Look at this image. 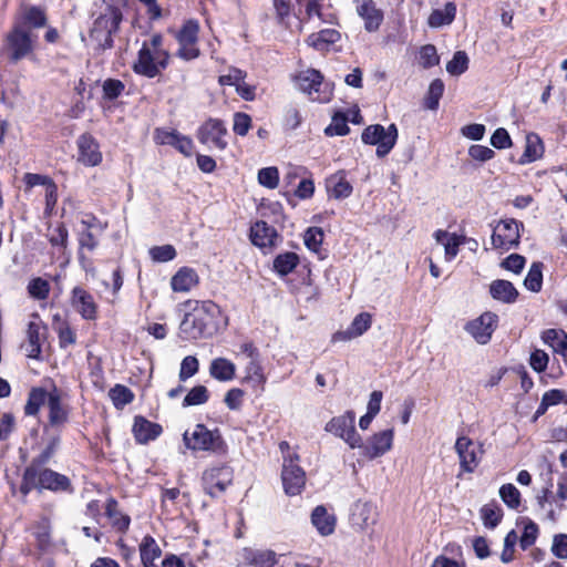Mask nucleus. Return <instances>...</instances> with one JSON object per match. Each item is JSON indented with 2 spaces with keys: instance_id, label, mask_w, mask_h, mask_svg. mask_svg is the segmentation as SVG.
<instances>
[{
  "instance_id": "nucleus-8",
  "label": "nucleus",
  "mask_w": 567,
  "mask_h": 567,
  "mask_svg": "<svg viewBox=\"0 0 567 567\" xmlns=\"http://www.w3.org/2000/svg\"><path fill=\"white\" fill-rule=\"evenodd\" d=\"M355 414L347 411L344 414L332 417L324 426V430L342 439L351 449L362 447V439L355 431Z\"/></svg>"
},
{
  "instance_id": "nucleus-53",
  "label": "nucleus",
  "mask_w": 567,
  "mask_h": 567,
  "mask_svg": "<svg viewBox=\"0 0 567 567\" xmlns=\"http://www.w3.org/2000/svg\"><path fill=\"white\" fill-rule=\"evenodd\" d=\"M28 292L37 300H44L49 297L50 285L47 280L40 277L33 278L28 285Z\"/></svg>"
},
{
  "instance_id": "nucleus-18",
  "label": "nucleus",
  "mask_w": 567,
  "mask_h": 567,
  "mask_svg": "<svg viewBox=\"0 0 567 567\" xmlns=\"http://www.w3.org/2000/svg\"><path fill=\"white\" fill-rule=\"evenodd\" d=\"M71 305L85 320H95L97 305L93 296L81 287H74L71 292Z\"/></svg>"
},
{
  "instance_id": "nucleus-3",
  "label": "nucleus",
  "mask_w": 567,
  "mask_h": 567,
  "mask_svg": "<svg viewBox=\"0 0 567 567\" xmlns=\"http://www.w3.org/2000/svg\"><path fill=\"white\" fill-rule=\"evenodd\" d=\"M122 21V11L114 6H107L93 22L89 41L97 52H104L113 47V34L117 32Z\"/></svg>"
},
{
  "instance_id": "nucleus-55",
  "label": "nucleus",
  "mask_w": 567,
  "mask_h": 567,
  "mask_svg": "<svg viewBox=\"0 0 567 567\" xmlns=\"http://www.w3.org/2000/svg\"><path fill=\"white\" fill-rule=\"evenodd\" d=\"M258 182L260 185L274 189L279 183V172L275 166L261 168L258 172Z\"/></svg>"
},
{
  "instance_id": "nucleus-26",
  "label": "nucleus",
  "mask_w": 567,
  "mask_h": 567,
  "mask_svg": "<svg viewBox=\"0 0 567 567\" xmlns=\"http://www.w3.org/2000/svg\"><path fill=\"white\" fill-rule=\"evenodd\" d=\"M311 523L322 536L331 535L336 528L334 515L329 514L323 505H319L312 511Z\"/></svg>"
},
{
  "instance_id": "nucleus-35",
  "label": "nucleus",
  "mask_w": 567,
  "mask_h": 567,
  "mask_svg": "<svg viewBox=\"0 0 567 567\" xmlns=\"http://www.w3.org/2000/svg\"><path fill=\"white\" fill-rule=\"evenodd\" d=\"M542 340L555 352L567 358V333L561 329H547L542 333Z\"/></svg>"
},
{
  "instance_id": "nucleus-13",
  "label": "nucleus",
  "mask_w": 567,
  "mask_h": 567,
  "mask_svg": "<svg viewBox=\"0 0 567 567\" xmlns=\"http://www.w3.org/2000/svg\"><path fill=\"white\" fill-rule=\"evenodd\" d=\"M226 134L227 128L221 120L208 118L198 128L197 138L202 144L212 145L223 151L227 147V142L224 138Z\"/></svg>"
},
{
  "instance_id": "nucleus-16",
  "label": "nucleus",
  "mask_w": 567,
  "mask_h": 567,
  "mask_svg": "<svg viewBox=\"0 0 567 567\" xmlns=\"http://www.w3.org/2000/svg\"><path fill=\"white\" fill-rule=\"evenodd\" d=\"M154 140L161 145H171L178 150L185 156H190L194 148V143L190 137L181 134L176 130L156 128Z\"/></svg>"
},
{
  "instance_id": "nucleus-20",
  "label": "nucleus",
  "mask_w": 567,
  "mask_h": 567,
  "mask_svg": "<svg viewBox=\"0 0 567 567\" xmlns=\"http://www.w3.org/2000/svg\"><path fill=\"white\" fill-rule=\"evenodd\" d=\"M239 557L245 565L254 567H274L278 563L277 554L271 549L245 547Z\"/></svg>"
},
{
  "instance_id": "nucleus-29",
  "label": "nucleus",
  "mask_w": 567,
  "mask_h": 567,
  "mask_svg": "<svg viewBox=\"0 0 567 567\" xmlns=\"http://www.w3.org/2000/svg\"><path fill=\"white\" fill-rule=\"evenodd\" d=\"M491 296L504 303H513L518 297V291L508 280L497 279L489 286Z\"/></svg>"
},
{
  "instance_id": "nucleus-59",
  "label": "nucleus",
  "mask_w": 567,
  "mask_h": 567,
  "mask_svg": "<svg viewBox=\"0 0 567 567\" xmlns=\"http://www.w3.org/2000/svg\"><path fill=\"white\" fill-rule=\"evenodd\" d=\"M150 255L154 261L167 262L175 258L176 250L172 245L155 246L150 249Z\"/></svg>"
},
{
  "instance_id": "nucleus-7",
  "label": "nucleus",
  "mask_w": 567,
  "mask_h": 567,
  "mask_svg": "<svg viewBox=\"0 0 567 567\" xmlns=\"http://www.w3.org/2000/svg\"><path fill=\"white\" fill-rule=\"evenodd\" d=\"M296 84L313 101L324 103L331 99L332 91L328 84L323 83V76L318 70L308 69L300 72L296 76Z\"/></svg>"
},
{
  "instance_id": "nucleus-10",
  "label": "nucleus",
  "mask_w": 567,
  "mask_h": 567,
  "mask_svg": "<svg viewBox=\"0 0 567 567\" xmlns=\"http://www.w3.org/2000/svg\"><path fill=\"white\" fill-rule=\"evenodd\" d=\"M202 481L205 493L217 497L231 484L233 470L227 465L212 467L204 472Z\"/></svg>"
},
{
  "instance_id": "nucleus-30",
  "label": "nucleus",
  "mask_w": 567,
  "mask_h": 567,
  "mask_svg": "<svg viewBox=\"0 0 567 567\" xmlns=\"http://www.w3.org/2000/svg\"><path fill=\"white\" fill-rule=\"evenodd\" d=\"M352 519L361 528L373 525L377 520L374 505L369 502H357L353 507Z\"/></svg>"
},
{
  "instance_id": "nucleus-31",
  "label": "nucleus",
  "mask_w": 567,
  "mask_h": 567,
  "mask_svg": "<svg viewBox=\"0 0 567 567\" xmlns=\"http://www.w3.org/2000/svg\"><path fill=\"white\" fill-rule=\"evenodd\" d=\"M209 374L220 382L231 381L236 375V365L226 358H216L210 362Z\"/></svg>"
},
{
  "instance_id": "nucleus-37",
  "label": "nucleus",
  "mask_w": 567,
  "mask_h": 567,
  "mask_svg": "<svg viewBox=\"0 0 567 567\" xmlns=\"http://www.w3.org/2000/svg\"><path fill=\"white\" fill-rule=\"evenodd\" d=\"M21 22L24 28H42L47 24V16L42 8L37 6H24L21 12Z\"/></svg>"
},
{
  "instance_id": "nucleus-15",
  "label": "nucleus",
  "mask_w": 567,
  "mask_h": 567,
  "mask_svg": "<svg viewBox=\"0 0 567 567\" xmlns=\"http://www.w3.org/2000/svg\"><path fill=\"white\" fill-rule=\"evenodd\" d=\"M48 409L49 424L44 427V431L47 432L49 427H53L60 434V431L69 422L70 409L66 404L62 403L61 393L56 388L49 393Z\"/></svg>"
},
{
  "instance_id": "nucleus-9",
  "label": "nucleus",
  "mask_w": 567,
  "mask_h": 567,
  "mask_svg": "<svg viewBox=\"0 0 567 567\" xmlns=\"http://www.w3.org/2000/svg\"><path fill=\"white\" fill-rule=\"evenodd\" d=\"M522 223L516 219L501 220L493 229L492 245L496 249L509 250L519 245Z\"/></svg>"
},
{
  "instance_id": "nucleus-47",
  "label": "nucleus",
  "mask_w": 567,
  "mask_h": 567,
  "mask_svg": "<svg viewBox=\"0 0 567 567\" xmlns=\"http://www.w3.org/2000/svg\"><path fill=\"white\" fill-rule=\"evenodd\" d=\"M140 555L142 561L156 560L161 557L162 549L151 535H146L140 544Z\"/></svg>"
},
{
  "instance_id": "nucleus-25",
  "label": "nucleus",
  "mask_w": 567,
  "mask_h": 567,
  "mask_svg": "<svg viewBox=\"0 0 567 567\" xmlns=\"http://www.w3.org/2000/svg\"><path fill=\"white\" fill-rule=\"evenodd\" d=\"M371 316L368 312H361L354 317L349 328L344 331L334 333V340L349 341L362 336L371 327Z\"/></svg>"
},
{
  "instance_id": "nucleus-48",
  "label": "nucleus",
  "mask_w": 567,
  "mask_h": 567,
  "mask_svg": "<svg viewBox=\"0 0 567 567\" xmlns=\"http://www.w3.org/2000/svg\"><path fill=\"white\" fill-rule=\"evenodd\" d=\"M501 499L511 509H518L520 506V493L515 485L507 483L498 491Z\"/></svg>"
},
{
  "instance_id": "nucleus-36",
  "label": "nucleus",
  "mask_w": 567,
  "mask_h": 567,
  "mask_svg": "<svg viewBox=\"0 0 567 567\" xmlns=\"http://www.w3.org/2000/svg\"><path fill=\"white\" fill-rule=\"evenodd\" d=\"M61 439L60 434L55 433L48 439L45 447L42 452L32 458L27 467H45L50 460L55 455L60 447Z\"/></svg>"
},
{
  "instance_id": "nucleus-61",
  "label": "nucleus",
  "mask_w": 567,
  "mask_h": 567,
  "mask_svg": "<svg viewBox=\"0 0 567 567\" xmlns=\"http://www.w3.org/2000/svg\"><path fill=\"white\" fill-rule=\"evenodd\" d=\"M537 535H538L537 525L534 522L528 520V523L525 525L523 534L519 538V546L522 547V549L526 550L527 548L533 546L537 539Z\"/></svg>"
},
{
  "instance_id": "nucleus-60",
  "label": "nucleus",
  "mask_w": 567,
  "mask_h": 567,
  "mask_svg": "<svg viewBox=\"0 0 567 567\" xmlns=\"http://www.w3.org/2000/svg\"><path fill=\"white\" fill-rule=\"evenodd\" d=\"M517 534L513 529L507 533V535L504 538V548L501 554V560L504 564H508L514 559V551H515V545L517 543Z\"/></svg>"
},
{
  "instance_id": "nucleus-32",
  "label": "nucleus",
  "mask_w": 567,
  "mask_h": 567,
  "mask_svg": "<svg viewBox=\"0 0 567 567\" xmlns=\"http://www.w3.org/2000/svg\"><path fill=\"white\" fill-rule=\"evenodd\" d=\"M544 154V144L542 138L536 133L526 135V145L523 155L518 163L524 165L539 159Z\"/></svg>"
},
{
  "instance_id": "nucleus-50",
  "label": "nucleus",
  "mask_w": 567,
  "mask_h": 567,
  "mask_svg": "<svg viewBox=\"0 0 567 567\" xmlns=\"http://www.w3.org/2000/svg\"><path fill=\"white\" fill-rule=\"evenodd\" d=\"M468 68V56L464 51H456L451 61L446 64V71L451 75H461Z\"/></svg>"
},
{
  "instance_id": "nucleus-11",
  "label": "nucleus",
  "mask_w": 567,
  "mask_h": 567,
  "mask_svg": "<svg viewBox=\"0 0 567 567\" xmlns=\"http://www.w3.org/2000/svg\"><path fill=\"white\" fill-rule=\"evenodd\" d=\"M498 317L496 313L486 311L478 318L468 321L464 329L480 344L489 342L493 332L497 328Z\"/></svg>"
},
{
  "instance_id": "nucleus-62",
  "label": "nucleus",
  "mask_w": 567,
  "mask_h": 567,
  "mask_svg": "<svg viewBox=\"0 0 567 567\" xmlns=\"http://www.w3.org/2000/svg\"><path fill=\"white\" fill-rule=\"evenodd\" d=\"M198 368H199V363L195 357H193V355L185 357L181 364L179 380L185 381L188 378L193 377L194 374H196L198 372Z\"/></svg>"
},
{
  "instance_id": "nucleus-56",
  "label": "nucleus",
  "mask_w": 567,
  "mask_h": 567,
  "mask_svg": "<svg viewBox=\"0 0 567 567\" xmlns=\"http://www.w3.org/2000/svg\"><path fill=\"white\" fill-rule=\"evenodd\" d=\"M102 89L103 97L105 100L113 101L123 93L125 85L121 80L107 79L103 82Z\"/></svg>"
},
{
  "instance_id": "nucleus-39",
  "label": "nucleus",
  "mask_w": 567,
  "mask_h": 567,
  "mask_svg": "<svg viewBox=\"0 0 567 567\" xmlns=\"http://www.w3.org/2000/svg\"><path fill=\"white\" fill-rule=\"evenodd\" d=\"M456 14V6L454 2H447L444 9H435L429 17L427 23L431 28H440L451 24Z\"/></svg>"
},
{
  "instance_id": "nucleus-49",
  "label": "nucleus",
  "mask_w": 567,
  "mask_h": 567,
  "mask_svg": "<svg viewBox=\"0 0 567 567\" xmlns=\"http://www.w3.org/2000/svg\"><path fill=\"white\" fill-rule=\"evenodd\" d=\"M109 395L117 409L124 408L134 399L133 392L127 386L122 384H116L114 388H112L109 392Z\"/></svg>"
},
{
  "instance_id": "nucleus-24",
  "label": "nucleus",
  "mask_w": 567,
  "mask_h": 567,
  "mask_svg": "<svg viewBox=\"0 0 567 567\" xmlns=\"http://www.w3.org/2000/svg\"><path fill=\"white\" fill-rule=\"evenodd\" d=\"M357 10L358 14L364 20V28L368 32H374L380 28L383 21V12L377 8L372 0H363Z\"/></svg>"
},
{
  "instance_id": "nucleus-4",
  "label": "nucleus",
  "mask_w": 567,
  "mask_h": 567,
  "mask_svg": "<svg viewBox=\"0 0 567 567\" xmlns=\"http://www.w3.org/2000/svg\"><path fill=\"white\" fill-rule=\"evenodd\" d=\"M185 446L193 452H210L217 455L227 453V444L218 429L209 430L205 424L198 423L194 429L183 434Z\"/></svg>"
},
{
  "instance_id": "nucleus-63",
  "label": "nucleus",
  "mask_w": 567,
  "mask_h": 567,
  "mask_svg": "<svg viewBox=\"0 0 567 567\" xmlns=\"http://www.w3.org/2000/svg\"><path fill=\"white\" fill-rule=\"evenodd\" d=\"M251 125V118L248 114L237 112L234 115V125L233 130L237 135L245 136Z\"/></svg>"
},
{
  "instance_id": "nucleus-22",
  "label": "nucleus",
  "mask_w": 567,
  "mask_h": 567,
  "mask_svg": "<svg viewBox=\"0 0 567 567\" xmlns=\"http://www.w3.org/2000/svg\"><path fill=\"white\" fill-rule=\"evenodd\" d=\"M277 238V230L264 220H258L250 227V240L255 246L274 247Z\"/></svg>"
},
{
  "instance_id": "nucleus-14",
  "label": "nucleus",
  "mask_w": 567,
  "mask_h": 567,
  "mask_svg": "<svg viewBox=\"0 0 567 567\" xmlns=\"http://www.w3.org/2000/svg\"><path fill=\"white\" fill-rule=\"evenodd\" d=\"M455 451L460 458L461 468L472 473L481 461L483 454L482 445L475 444L466 436H460L455 443Z\"/></svg>"
},
{
  "instance_id": "nucleus-46",
  "label": "nucleus",
  "mask_w": 567,
  "mask_h": 567,
  "mask_svg": "<svg viewBox=\"0 0 567 567\" xmlns=\"http://www.w3.org/2000/svg\"><path fill=\"white\" fill-rule=\"evenodd\" d=\"M524 286L527 290L538 292L543 286V264L533 262L527 276L524 279Z\"/></svg>"
},
{
  "instance_id": "nucleus-1",
  "label": "nucleus",
  "mask_w": 567,
  "mask_h": 567,
  "mask_svg": "<svg viewBox=\"0 0 567 567\" xmlns=\"http://www.w3.org/2000/svg\"><path fill=\"white\" fill-rule=\"evenodd\" d=\"M218 307L213 301L196 302L190 312H187L181 324L179 334L184 340H197L212 337L216 330V313Z\"/></svg>"
},
{
  "instance_id": "nucleus-28",
  "label": "nucleus",
  "mask_w": 567,
  "mask_h": 567,
  "mask_svg": "<svg viewBox=\"0 0 567 567\" xmlns=\"http://www.w3.org/2000/svg\"><path fill=\"white\" fill-rule=\"evenodd\" d=\"M197 284V272L188 267L181 268L171 279L172 289L176 292H187Z\"/></svg>"
},
{
  "instance_id": "nucleus-43",
  "label": "nucleus",
  "mask_w": 567,
  "mask_h": 567,
  "mask_svg": "<svg viewBox=\"0 0 567 567\" xmlns=\"http://www.w3.org/2000/svg\"><path fill=\"white\" fill-rule=\"evenodd\" d=\"M199 23L197 20H187L176 34L178 43L197 44Z\"/></svg>"
},
{
  "instance_id": "nucleus-12",
  "label": "nucleus",
  "mask_w": 567,
  "mask_h": 567,
  "mask_svg": "<svg viewBox=\"0 0 567 567\" xmlns=\"http://www.w3.org/2000/svg\"><path fill=\"white\" fill-rule=\"evenodd\" d=\"M296 461H298V455H295V458H285L281 472L285 492L291 496L300 494L306 484L305 471Z\"/></svg>"
},
{
  "instance_id": "nucleus-57",
  "label": "nucleus",
  "mask_w": 567,
  "mask_h": 567,
  "mask_svg": "<svg viewBox=\"0 0 567 567\" xmlns=\"http://www.w3.org/2000/svg\"><path fill=\"white\" fill-rule=\"evenodd\" d=\"M440 63V56L433 44H425L420 50V64L424 69H430Z\"/></svg>"
},
{
  "instance_id": "nucleus-21",
  "label": "nucleus",
  "mask_w": 567,
  "mask_h": 567,
  "mask_svg": "<svg viewBox=\"0 0 567 567\" xmlns=\"http://www.w3.org/2000/svg\"><path fill=\"white\" fill-rule=\"evenodd\" d=\"M132 431L136 442L146 444L150 441L157 439L162 434L163 429L159 424L153 423L144 416L137 415L134 419Z\"/></svg>"
},
{
  "instance_id": "nucleus-44",
  "label": "nucleus",
  "mask_w": 567,
  "mask_h": 567,
  "mask_svg": "<svg viewBox=\"0 0 567 567\" xmlns=\"http://www.w3.org/2000/svg\"><path fill=\"white\" fill-rule=\"evenodd\" d=\"M299 257L295 252H285L278 255L274 260L275 270L281 276L290 274L298 265Z\"/></svg>"
},
{
  "instance_id": "nucleus-42",
  "label": "nucleus",
  "mask_w": 567,
  "mask_h": 567,
  "mask_svg": "<svg viewBox=\"0 0 567 567\" xmlns=\"http://www.w3.org/2000/svg\"><path fill=\"white\" fill-rule=\"evenodd\" d=\"M250 361L245 368V378L244 380L248 383H251L254 386H261L266 382V378L262 372V367L260 363V358L249 359Z\"/></svg>"
},
{
  "instance_id": "nucleus-64",
  "label": "nucleus",
  "mask_w": 567,
  "mask_h": 567,
  "mask_svg": "<svg viewBox=\"0 0 567 567\" xmlns=\"http://www.w3.org/2000/svg\"><path fill=\"white\" fill-rule=\"evenodd\" d=\"M551 551L557 558H560V559L567 558V535L566 534H558L554 537Z\"/></svg>"
},
{
  "instance_id": "nucleus-54",
  "label": "nucleus",
  "mask_w": 567,
  "mask_h": 567,
  "mask_svg": "<svg viewBox=\"0 0 567 567\" xmlns=\"http://www.w3.org/2000/svg\"><path fill=\"white\" fill-rule=\"evenodd\" d=\"M348 118L342 114H337L332 117V122L324 128L328 136H344L349 133Z\"/></svg>"
},
{
  "instance_id": "nucleus-17",
  "label": "nucleus",
  "mask_w": 567,
  "mask_h": 567,
  "mask_svg": "<svg viewBox=\"0 0 567 567\" xmlns=\"http://www.w3.org/2000/svg\"><path fill=\"white\" fill-rule=\"evenodd\" d=\"M393 442V430L388 429L375 433L370 437L367 444L362 443V455L373 460L385 454L391 447Z\"/></svg>"
},
{
  "instance_id": "nucleus-34",
  "label": "nucleus",
  "mask_w": 567,
  "mask_h": 567,
  "mask_svg": "<svg viewBox=\"0 0 567 567\" xmlns=\"http://www.w3.org/2000/svg\"><path fill=\"white\" fill-rule=\"evenodd\" d=\"M105 515L116 530L125 533L128 529L131 518L118 509V503L115 498L111 497L106 501Z\"/></svg>"
},
{
  "instance_id": "nucleus-40",
  "label": "nucleus",
  "mask_w": 567,
  "mask_h": 567,
  "mask_svg": "<svg viewBox=\"0 0 567 567\" xmlns=\"http://www.w3.org/2000/svg\"><path fill=\"white\" fill-rule=\"evenodd\" d=\"M49 393L42 388H33L29 392L28 401L24 406V413L27 415H37L40 408L47 402Z\"/></svg>"
},
{
  "instance_id": "nucleus-41",
  "label": "nucleus",
  "mask_w": 567,
  "mask_h": 567,
  "mask_svg": "<svg viewBox=\"0 0 567 567\" xmlns=\"http://www.w3.org/2000/svg\"><path fill=\"white\" fill-rule=\"evenodd\" d=\"M481 517L484 526L493 529L501 523L503 518V509L495 502L486 504L481 508Z\"/></svg>"
},
{
  "instance_id": "nucleus-51",
  "label": "nucleus",
  "mask_w": 567,
  "mask_h": 567,
  "mask_svg": "<svg viewBox=\"0 0 567 567\" xmlns=\"http://www.w3.org/2000/svg\"><path fill=\"white\" fill-rule=\"evenodd\" d=\"M209 393L206 386H194L184 398L183 406L200 405L208 401Z\"/></svg>"
},
{
  "instance_id": "nucleus-38",
  "label": "nucleus",
  "mask_w": 567,
  "mask_h": 567,
  "mask_svg": "<svg viewBox=\"0 0 567 567\" xmlns=\"http://www.w3.org/2000/svg\"><path fill=\"white\" fill-rule=\"evenodd\" d=\"M340 33L334 29H324L307 38V43L316 50H327L330 44L338 42Z\"/></svg>"
},
{
  "instance_id": "nucleus-19",
  "label": "nucleus",
  "mask_w": 567,
  "mask_h": 567,
  "mask_svg": "<svg viewBox=\"0 0 567 567\" xmlns=\"http://www.w3.org/2000/svg\"><path fill=\"white\" fill-rule=\"evenodd\" d=\"M79 148V162L85 166H97L102 162V153L96 140L85 133L79 136L78 141Z\"/></svg>"
},
{
  "instance_id": "nucleus-2",
  "label": "nucleus",
  "mask_w": 567,
  "mask_h": 567,
  "mask_svg": "<svg viewBox=\"0 0 567 567\" xmlns=\"http://www.w3.org/2000/svg\"><path fill=\"white\" fill-rule=\"evenodd\" d=\"M42 492H72L71 480L48 467H25L19 487L20 493L27 496L31 491Z\"/></svg>"
},
{
  "instance_id": "nucleus-23",
  "label": "nucleus",
  "mask_w": 567,
  "mask_h": 567,
  "mask_svg": "<svg viewBox=\"0 0 567 567\" xmlns=\"http://www.w3.org/2000/svg\"><path fill=\"white\" fill-rule=\"evenodd\" d=\"M153 56L154 54L152 53L151 47L147 45V42H144L138 51L137 60L133 65L134 72L148 79L157 76L159 70H157Z\"/></svg>"
},
{
  "instance_id": "nucleus-52",
  "label": "nucleus",
  "mask_w": 567,
  "mask_h": 567,
  "mask_svg": "<svg viewBox=\"0 0 567 567\" xmlns=\"http://www.w3.org/2000/svg\"><path fill=\"white\" fill-rule=\"evenodd\" d=\"M323 237L324 234L321 228L309 227L303 236L305 245L309 250L313 252H319L323 241Z\"/></svg>"
},
{
  "instance_id": "nucleus-27",
  "label": "nucleus",
  "mask_w": 567,
  "mask_h": 567,
  "mask_svg": "<svg viewBox=\"0 0 567 567\" xmlns=\"http://www.w3.org/2000/svg\"><path fill=\"white\" fill-rule=\"evenodd\" d=\"M41 321H30L27 329V355L31 359H40L41 354V330L45 331Z\"/></svg>"
},
{
  "instance_id": "nucleus-58",
  "label": "nucleus",
  "mask_w": 567,
  "mask_h": 567,
  "mask_svg": "<svg viewBox=\"0 0 567 567\" xmlns=\"http://www.w3.org/2000/svg\"><path fill=\"white\" fill-rule=\"evenodd\" d=\"M49 241L52 246L65 248L68 245L69 233L64 224H58L49 228Z\"/></svg>"
},
{
  "instance_id": "nucleus-6",
  "label": "nucleus",
  "mask_w": 567,
  "mask_h": 567,
  "mask_svg": "<svg viewBox=\"0 0 567 567\" xmlns=\"http://www.w3.org/2000/svg\"><path fill=\"white\" fill-rule=\"evenodd\" d=\"M361 140L367 145H377V156L382 158L394 147L398 128L395 124H390L386 128L381 124L369 125L363 130Z\"/></svg>"
},
{
  "instance_id": "nucleus-5",
  "label": "nucleus",
  "mask_w": 567,
  "mask_h": 567,
  "mask_svg": "<svg viewBox=\"0 0 567 567\" xmlns=\"http://www.w3.org/2000/svg\"><path fill=\"white\" fill-rule=\"evenodd\" d=\"M35 35L21 22H14L7 33L0 53L11 63H17L28 58L34 50Z\"/></svg>"
},
{
  "instance_id": "nucleus-45",
  "label": "nucleus",
  "mask_w": 567,
  "mask_h": 567,
  "mask_svg": "<svg viewBox=\"0 0 567 567\" xmlns=\"http://www.w3.org/2000/svg\"><path fill=\"white\" fill-rule=\"evenodd\" d=\"M444 89L445 85L441 79L433 80L424 99V106L431 111L437 110Z\"/></svg>"
},
{
  "instance_id": "nucleus-33",
  "label": "nucleus",
  "mask_w": 567,
  "mask_h": 567,
  "mask_svg": "<svg viewBox=\"0 0 567 567\" xmlns=\"http://www.w3.org/2000/svg\"><path fill=\"white\" fill-rule=\"evenodd\" d=\"M327 189L329 195L336 199L347 198L352 193V186L346 179L343 172H338L327 179Z\"/></svg>"
}]
</instances>
